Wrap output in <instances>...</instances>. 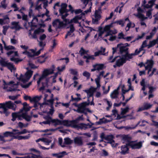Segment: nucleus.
Wrapping results in <instances>:
<instances>
[{"instance_id": "nucleus-14", "label": "nucleus", "mask_w": 158, "mask_h": 158, "mask_svg": "<svg viewBox=\"0 0 158 158\" xmlns=\"http://www.w3.org/2000/svg\"><path fill=\"white\" fill-rule=\"evenodd\" d=\"M48 118L51 120V123H55V125L56 126L59 125H63L64 126V124H64L65 123V120H60L58 119H52V118L49 116L48 117Z\"/></svg>"}, {"instance_id": "nucleus-29", "label": "nucleus", "mask_w": 158, "mask_h": 158, "mask_svg": "<svg viewBox=\"0 0 158 158\" xmlns=\"http://www.w3.org/2000/svg\"><path fill=\"white\" fill-rule=\"evenodd\" d=\"M64 144L66 145L71 144L73 143V140L68 137L64 139Z\"/></svg>"}, {"instance_id": "nucleus-30", "label": "nucleus", "mask_w": 158, "mask_h": 158, "mask_svg": "<svg viewBox=\"0 0 158 158\" xmlns=\"http://www.w3.org/2000/svg\"><path fill=\"white\" fill-rule=\"evenodd\" d=\"M41 97H40L36 96L32 98H31V99L30 100L31 102H38L40 99Z\"/></svg>"}, {"instance_id": "nucleus-1", "label": "nucleus", "mask_w": 158, "mask_h": 158, "mask_svg": "<svg viewBox=\"0 0 158 158\" xmlns=\"http://www.w3.org/2000/svg\"><path fill=\"white\" fill-rule=\"evenodd\" d=\"M16 105L11 101L6 102L5 103H0V108L3 110V113L6 115L8 114L7 110L8 109H11L14 110H16Z\"/></svg>"}, {"instance_id": "nucleus-31", "label": "nucleus", "mask_w": 158, "mask_h": 158, "mask_svg": "<svg viewBox=\"0 0 158 158\" xmlns=\"http://www.w3.org/2000/svg\"><path fill=\"white\" fill-rule=\"evenodd\" d=\"M23 119H25L26 121L29 122L31 120V116L27 115V113H24L23 115Z\"/></svg>"}, {"instance_id": "nucleus-49", "label": "nucleus", "mask_w": 158, "mask_h": 158, "mask_svg": "<svg viewBox=\"0 0 158 158\" xmlns=\"http://www.w3.org/2000/svg\"><path fill=\"white\" fill-rule=\"evenodd\" d=\"M83 76L86 77L87 79H89L90 78V74L89 72L85 71L83 73Z\"/></svg>"}, {"instance_id": "nucleus-11", "label": "nucleus", "mask_w": 158, "mask_h": 158, "mask_svg": "<svg viewBox=\"0 0 158 158\" xmlns=\"http://www.w3.org/2000/svg\"><path fill=\"white\" fill-rule=\"evenodd\" d=\"M156 0H151L148 2V3L146 4L147 2L146 0H144L143 2L142 5L144 8H152Z\"/></svg>"}, {"instance_id": "nucleus-51", "label": "nucleus", "mask_w": 158, "mask_h": 158, "mask_svg": "<svg viewBox=\"0 0 158 158\" xmlns=\"http://www.w3.org/2000/svg\"><path fill=\"white\" fill-rule=\"evenodd\" d=\"M34 31L35 33H36L37 34H39L40 33H43L44 32V29L39 28L35 30Z\"/></svg>"}, {"instance_id": "nucleus-45", "label": "nucleus", "mask_w": 158, "mask_h": 158, "mask_svg": "<svg viewBox=\"0 0 158 158\" xmlns=\"http://www.w3.org/2000/svg\"><path fill=\"white\" fill-rule=\"evenodd\" d=\"M87 125L84 123H81L79 125V127L78 128L80 129L85 128V129L87 128Z\"/></svg>"}, {"instance_id": "nucleus-36", "label": "nucleus", "mask_w": 158, "mask_h": 158, "mask_svg": "<svg viewBox=\"0 0 158 158\" xmlns=\"http://www.w3.org/2000/svg\"><path fill=\"white\" fill-rule=\"evenodd\" d=\"M10 60L11 61H14L15 64H18L19 62L22 61V59H20L19 58H15L13 56L10 58Z\"/></svg>"}, {"instance_id": "nucleus-60", "label": "nucleus", "mask_w": 158, "mask_h": 158, "mask_svg": "<svg viewBox=\"0 0 158 158\" xmlns=\"http://www.w3.org/2000/svg\"><path fill=\"white\" fill-rule=\"evenodd\" d=\"M53 45L51 46V49L49 50V51L51 52H52L53 51V49H54V48H55V47L56 46V41L55 40H53Z\"/></svg>"}, {"instance_id": "nucleus-4", "label": "nucleus", "mask_w": 158, "mask_h": 158, "mask_svg": "<svg viewBox=\"0 0 158 158\" xmlns=\"http://www.w3.org/2000/svg\"><path fill=\"white\" fill-rule=\"evenodd\" d=\"M27 71L25 74V77H23V76L22 74H21L19 77H17V79L19 81L23 82V83H25L28 81L31 77L33 73V71L31 70H29L28 68H26Z\"/></svg>"}, {"instance_id": "nucleus-8", "label": "nucleus", "mask_w": 158, "mask_h": 158, "mask_svg": "<svg viewBox=\"0 0 158 158\" xmlns=\"http://www.w3.org/2000/svg\"><path fill=\"white\" fill-rule=\"evenodd\" d=\"M23 114H24V113L20 112L19 111L18 112L13 113L12 114V118L11 120L14 122L16 120L17 118L19 120H22V118H23Z\"/></svg>"}, {"instance_id": "nucleus-25", "label": "nucleus", "mask_w": 158, "mask_h": 158, "mask_svg": "<svg viewBox=\"0 0 158 158\" xmlns=\"http://www.w3.org/2000/svg\"><path fill=\"white\" fill-rule=\"evenodd\" d=\"M119 88L118 87L117 89L114 90L110 94V97L111 98L114 99L117 98L118 94V89Z\"/></svg>"}, {"instance_id": "nucleus-46", "label": "nucleus", "mask_w": 158, "mask_h": 158, "mask_svg": "<svg viewBox=\"0 0 158 158\" xmlns=\"http://www.w3.org/2000/svg\"><path fill=\"white\" fill-rule=\"evenodd\" d=\"M67 153L65 151H63L61 152H60L58 153V158H62L64 155H67Z\"/></svg>"}, {"instance_id": "nucleus-57", "label": "nucleus", "mask_w": 158, "mask_h": 158, "mask_svg": "<svg viewBox=\"0 0 158 158\" xmlns=\"http://www.w3.org/2000/svg\"><path fill=\"white\" fill-rule=\"evenodd\" d=\"M4 48L5 49L8 50H11V49H15V48L14 47L11 46V45H9L7 46L6 45L4 47Z\"/></svg>"}, {"instance_id": "nucleus-13", "label": "nucleus", "mask_w": 158, "mask_h": 158, "mask_svg": "<svg viewBox=\"0 0 158 158\" xmlns=\"http://www.w3.org/2000/svg\"><path fill=\"white\" fill-rule=\"evenodd\" d=\"M11 24L12 26L10 27V28L12 29H15L16 31H19L20 29L23 28L19 24V22H12L11 23Z\"/></svg>"}, {"instance_id": "nucleus-41", "label": "nucleus", "mask_w": 158, "mask_h": 158, "mask_svg": "<svg viewBox=\"0 0 158 158\" xmlns=\"http://www.w3.org/2000/svg\"><path fill=\"white\" fill-rule=\"evenodd\" d=\"M69 71L70 72V73L74 75H77L78 72L76 69H70L69 70Z\"/></svg>"}, {"instance_id": "nucleus-62", "label": "nucleus", "mask_w": 158, "mask_h": 158, "mask_svg": "<svg viewBox=\"0 0 158 158\" xmlns=\"http://www.w3.org/2000/svg\"><path fill=\"white\" fill-rule=\"evenodd\" d=\"M29 66L31 69H35L37 68L38 67L36 66L34 64L32 63H29Z\"/></svg>"}, {"instance_id": "nucleus-40", "label": "nucleus", "mask_w": 158, "mask_h": 158, "mask_svg": "<svg viewBox=\"0 0 158 158\" xmlns=\"http://www.w3.org/2000/svg\"><path fill=\"white\" fill-rule=\"evenodd\" d=\"M136 16L138 18L141 19L142 20H143L145 19H147V18L146 17H145L142 14L140 13H138Z\"/></svg>"}, {"instance_id": "nucleus-24", "label": "nucleus", "mask_w": 158, "mask_h": 158, "mask_svg": "<svg viewBox=\"0 0 158 158\" xmlns=\"http://www.w3.org/2000/svg\"><path fill=\"white\" fill-rule=\"evenodd\" d=\"M82 18V15L81 14L79 15H77L75 16L73 19L71 20V22L72 23H78V20H80Z\"/></svg>"}, {"instance_id": "nucleus-7", "label": "nucleus", "mask_w": 158, "mask_h": 158, "mask_svg": "<svg viewBox=\"0 0 158 158\" xmlns=\"http://www.w3.org/2000/svg\"><path fill=\"white\" fill-rule=\"evenodd\" d=\"M77 119L72 120H65L64 126L68 127H71L73 128H78L79 125L77 124L78 123Z\"/></svg>"}, {"instance_id": "nucleus-61", "label": "nucleus", "mask_w": 158, "mask_h": 158, "mask_svg": "<svg viewBox=\"0 0 158 158\" xmlns=\"http://www.w3.org/2000/svg\"><path fill=\"white\" fill-rule=\"evenodd\" d=\"M71 100L72 101H76L77 102H78L79 101L81 100V98H80V97L73 98V95H72L71 96Z\"/></svg>"}, {"instance_id": "nucleus-58", "label": "nucleus", "mask_w": 158, "mask_h": 158, "mask_svg": "<svg viewBox=\"0 0 158 158\" xmlns=\"http://www.w3.org/2000/svg\"><path fill=\"white\" fill-rule=\"evenodd\" d=\"M139 122L134 127H130V126H126L125 127L126 129L127 130H128L129 129H135L139 125Z\"/></svg>"}, {"instance_id": "nucleus-44", "label": "nucleus", "mask_w": 158, "mask_h": 158, "mask_svg": "<svg viewBox=\"0 0 158 158\" xmlns=\"http://www.w3.org/2000/svg\"><path fill=\"white\" fill-rule=\"evenodd\" d=\"M58 23V25L57 27H56V29L61 28L64 27V26L66 25V24H64L63 22L60 21V20L59 22Z\"/></svg>"}, {"instance_id": "nucleus-33", "label": "nucleus", "mask_w": 158, "mask_h": 158, "mask_svg": "<svg viewBox=\"0 0 158 158\" xmlns=\"http://www.w3.org/2000/svg\"><path fill=\"white\" fill-rule=\"evenodd\" d=\"M88 52V50H85L83 47H81L79 51V53L80 54L81 56H82L85 54H87Z\"/></svg>"}, {"instance_id": "nucleus-9", "label": "nucleus", "mask_w": 158, "mask_h": 158, "mask_svg": "<svg viewBox=\"0 0 158 158\" xmlns=\"http://www.w3.org/2000/svg\"><path fill=\"white\" fill-rule=\"evenodd\" d=\"M96 88L94 87L93 86H91L89 89H85L84 91L87 94V97L89 99L90 97H93V95L94 93L95 92L96 90Z\"/></svg>"}, {"instance_id": "nucleus-42", "label": "nucleus", "mask_w": 158, "mask_h": 158, "mask_svg": "<svg viewBox=\"0 0 158 158\" xmlns=\"http://www.w3.org/2000/svg\"><path fill=\"white\" fill-rule=\"evenodd\" d=\"M101 50L98 51V52L100 55H106V53H105L106 48H103L102 47H101Z\"/></svg>"}, {"instance_id": "nucleus-35", "label": "nucleus", "mask_w": 158, "mask_h": 158, "mask_svg": "<svg viewBox=\"0 0 158 158\" xmlns=\"http://www.w3.org/2000/svg\"><path fill=\"white\" fill-rule=\"evenodd\" d=\"M38 19L37 18V16H34V17H33V19L32 20V21H31V27H36V25L35 24H34L33 21H35V22H38Z\"/></svg>"}, {"instance_id": "nucleus-20", "label": "nucleus", "mask_w": 158, "mask_h": 158, "mask_svg": "<svg viewBox=\"0 0 158 158\" xmlns=\"http://www.w3.org/2000/svg\"><path fill=\"white\" fill-rule=\"evenodd\" d=\"M9 18L7 15H6L3 19H0V24L2 25L7 24L9 22Z\"/></svg>"}, {"instance_id": "nucleus-50", "label": "nucleus", "mask_w": 158, "mask_h": 158, "mask_svg": "<svg viewBox=\"0 0 158 158\" xmlns=\"http://www.w3.org/2000/svg\"><path fill=\"white\" fill-rule=\"evenodd\" d=\"M116 63H117V65L118 66V67H120L122 66L124 64L123 63L120 59H118L116 61Z\"/></svg>"}, {"instance_id": "nucleus-34", "label": "nucleus", "mask_w": 158, "mask_h": 158, "mask_svg": "<svg viewBox=\"0 0 158 158\" xmlns=\"http://www.w3.org/2000/svg\"><path fill=\"white\" fill-rule=\"evenodd\" d=\"M31 109V107L29 106H26L25 107H23V108L20 109L19 111L20 112L22 113L24 111L27 112L29 111Z\"/></svg>"}, {"instance_id": "nucleus-38", "label": "nucleus", "mask_w": 158, "mask_h": 158, "mask_svg": "<svg viewBox=\"0 0 158 158\" xmlns=\"http://www.w3.org/2000/svg\"><path fill=\"white\" fill-rule=\"evenodd\" d=\"M118 48H117V47L115 48H112V50H113V52H112V55L110 56L109 58V60L110 61L113 58V55L116 52Z\"/></svg>"}, {"instance_id": "nucleus-17", "label": "nucleus", "mask_w": 158, "mask_h": 158, "mask_svg": "<svg viewBox=\"0 0 158 158\" xmlns=\"http://www.w3.org/2000/svg\"><path fill=\"white\" fill-rule=\"evenodd\" d=\"M82 137H77L74 138V143L79 146L83 145V142L82 141Z\"/></svg>"}, {"instance_id": "nucleus-18", "label": "nucleus", "mask_w": 158, "mask_h": 158, "mask_svg": "<svg viewBox=\"0 0 158 158\" xmlns=\"http://www.w3.org/2000/svg\"><path fill=\"white\" fill-rule=\"evenodd\" d=\"M128 146L129 145H128V144H126V145H122L121 146V151L120 152L121 154L125 155L128 153L129 148L128 147Z\"/></svg>"}, {"instance_id": "nucleus-54", "label": "nucleus", "mask_w": 158, "mask_h": 158, "mask_svg": "<svg viewBox=\"0 0 158 158\" xmlns=\"http://www.w3.org/2000/svg\"><path fill=\"white\" fill-rule=\"evenodd\" d=\"M114 23H117L118 24L121 25L122 27H123L124 25V23L122 20H118L114 22Z\"/></svg>"}, {"instance_id": "nucleus-21", "label": "nucleus", "mask_w": 158, "mask_h": 158, "mask_svg": "<svg viewBox=\"0 0 158 158\" xmlns=\"http://www.w3.org/2000/svg\"><path fill=\"white\" fill-rule=\"evenodd\" d=\"M101 18V15L98 13L95 12V18L92 19V22L94 23H97Z\"/></svg>"}, {"instance_id": "nucleus-48", "label": "nucleus", "mask_w": 158, "mask_h": 158, "mask_svg": "<svg viewBox=\"0 0 158 158\" xmlns=\"http://www.w3.org/2000/svg\"><path fill=\"white\" fill-rule=\"evenodd\" d=\"M49 116L47 117V118H48V119H47L46 121H43L42 122H40V124H41L42 123H43L44 124H50L51 122V120L50 118H49Z\"/></svg>"}, {"instance_id": "nucleus-27", "label": "nucleus", "mask_w": 158, "mask_h": 158, "mask_svg": "<svg viewBox=\"0 0 158 158\" xmlns=\"http://www.w3.org/2000/svg\"><path fill=\"white\" fill-rule=\"evenodd\" d=\"M83 58L84 59H86L85 62L87 63H88L89 62V60H93L95 59V58L94 57V56L93 55H84L83 56Z\"/></svg>"}, {"instance_id": "nucleus-55", "label": "nucleus", "mask_w": 158, "mask_h": 158, "mask_svg": "<svg viewBox=\"0 0 158 158\" xmlns=\"http://www.w3.org/2000/svg\"><path fill=\"white\" fill-rule=\"evenodd\" d=\"M53 94H52V96H51V99L48 100H47V102H49L50 103V104H53V102L54 101V99L53 98Z\"/></svg>"}, {"instance_id": "nucleus-53", "label": "nucleus", "mask_w": 158, "mask_h": 158, "mask_svg": "<svg viewBox=\"0 0 158 158\" xmlns=\"http://www.w3.org/2000/svg\"><path fill=\"white\" fill-rule=\"evenodd\" d=\"M9 27V26H3L2 27L3 28V29L2 32H3V34L4 35H6L7 31L8 30V29Z\"/></svg>"}, {"instance_id": "nucleus-43", "label": "nucleus", "mask_w": 158, "mask_h": 158, "mask_svg": "<svg viewBox=\"0 0 158 158\" xmlns=\"http://www.w3.org/2000/svg\"><path fill=\"white\" fill-rule=\"evenodd\" d=\"M152 105L147 103H144L143 105L145 110H147L150 109L152 107Z\"/></svg>"}, {"instance_id": "nucleus-32", "label": "nucleus", "mask_w": 158, "mask_h": 158, "mask_svg": "<svg viewBox=\"0 0 158 158\" xmlns=\"http://www.w3.org/2000/svg\"><path fill=\"white\" fill-rule=\"evenodd\" d=\"M157 43V40H153L152 41H150L148 45V48H150L155 45Z\"/></svg>"}, {"instance_id": "nucleus-56", "label": "nucleus", "mask_w": 158, "mask_h": 158, "mask_svg": "<svg viewBox=\"0 0 158 158\" xmlns=\"http://www.w3.org/2000/svg\"><path fill=\"white\" fill-rule=\"evenodd\" d=\"M59 22V19H57L54 20L52 23L53 26L54 27H55L56 26Z\"/></svg>"}, {"instance_id": "nucleus-63", "label": "nucleus", "mask_w": 158, "mask_h": 158, "mask_svg": "<svg viewBox=\"0 0 158 158\" xmlns=\"http://www.w3.org/2000/svg\"><path fill=\"white\" fill-rule=\"evenodd\" d=\"M123 140L128 141L131 139V137L127 135H124L123 136Z\"/></svg>"}, {"instance_id": "nucleus-22", "label": "nucleus", "mask_w": 158, "mask_h": 158, "mask_svg": "<svg viewBox=\"0 0 158 158\" xmlns=\"http://www.w3.org/2000/svg\"><path fill=\"white\" fill-rule=\"evenodd\" d=\"M13 132H16V134L22 135L26 134L27 133H30V132L26 129H23L21 131H19L18 130L14 129Z\"/></svg>"}, {"instance_id": "nucleus-39", "label": "nucleus", "mask_w": 158, "mask_h": 158, "mask_svg": "<svg viewBox=\"0 0 158 158\" xmlns=\"http://www.w3.org/2000/svg\"><path fill=\"white\" fill-rule=\"evenodd\" d=\"M121 114H122L124 115L127 112H128L129 110V108L128 107H127L126 108H122L121 109Z\"/></svg>"}, {"instance_id": "nucleus-47", "label": "nucleus", "mask_w": 158, "mask_h": 158, "mask_svg": "<svg viewBox=\"0 0 158 158\" xmlns=\"http://www.w3.org/2000/svg\"><path fill=\"white\" fill-rule=\"evenodd\" d=\"M5 0H3L1 2V5H0V8L2 7L4 9L6 8L7 6V4H6V3L5 2Z\"/></svg>"}, {"instance_id": "nucleus-12", "label": "nucleus", "mask_w": 158, "mask_h": 158, "mask_svg": "<svg viewBox=\"0 0 158 158\" xmlns=\"http://www.w3.org/2000/svg\"><path fill=\"white\" fill-rule=\"evenodd\" d=\"M16 134V132H10V131H6L4 132L3 134L4 136L0 135V140L1 141H4V137H8V136L12 137H13V136L14 135H15Z\"/></svg>"}, {"instance_id": "nucleus-16", "label": "nucleus", "mask_w": 158, "mask_h": 158, "mask_svg": "<svg viewBox=\"0 0 158 158\" xmlns=\"http://www.w3.org/2000/svg\"><path fill=\"white\" fill-rule=\"evenodd\" d=\"M114 138V137L112 135H108L105 136V139L109 141L108 143L111 144L112 147H115L116 146H114V144L115 142L114 141L113 139Z\"/></svg>"}, {"instance_id": "nucleus-23", "label": "nucleus", "mask_w": 158, "mask_h": 158, "mask_svg": "<svg viewBox=\"0 0 158 158\" xmlns=\"http://www.w3.org/2000/svg\"><path fill=\"white\" fill-rule=\"evenodd\" d=\"M93 67H95L96 70L99 71L104 68V65L103 64H96L93 65Z\"/></svg>"}, {"instance_id": "nucleus-52", "label": "nucleus", "mask_w": 158, "mask_h": 158, "mask_svg": "<svg viewBox=\"0 0 158 158\" xmlns=\"http://www.w3.org/2000/svg\"><path fill=\"white\" fill-rule=\"evenodd\" d=\"M107 32L106 34L105 35V37H106L109 35H112V34H114L115 33L114 32V31L113 30H110L107 31Z\"/></svg>"}, {"instance_id": "nucleus-10", "label": "nucleus", "mask_w": 158, "mask_h": 158, "mask_svg": "<svg viewBox=\"0 0 158 158\" xmlns=\"http://www.w3.org/2000/svg\"><path fill=\"white\" fill-rule=\"evenodd\" d=\"M128 145L131 146L132 149H139L142 146V143L141 141L136 143H133V141H130Z\"/></svg>"}, {"instance_id": "nucleus-37", "label": "nucleus", "mask_w": 158, "mask_h": 158, "mask_svg": "<svg viewBox=\"0 0 158 158\" xmlns=\"http://www.w3.org/2000/svg\"><path fill=\"white\" fill-rule=\"evenodd\" d=\"M146 64H148V66L152 68L154 64V61L152 60H148Z\"/></svg>"}, {"instance_id": "nucleus-2", "label": "nucleus", "mask_w": 158, "mask_h": 158, "mask_svg": "<svg viewBox=\"0 0 158 158\" xmlns=\"http://www.w3.org/2000/svg\"><path fill=\"white\" fill-rule=\"evenodd\" d=\"M55 69L54 65H52L51 68L44 69L41 76L39 78L37 82V85H39L40 84L41 81L43 79L46 78L48 76L53 74Z\"/></svg>"}, {"instance_id": "nucleus-15", "label": "nucleus", "mask_w": 158, "mask_h": 158, "mask_svg": "<svg viewBox=\"0 0 158 158\" xmlns=\"http://www.w3.org/2000/svg\"><path fill=\"white\" fill-rule=\"evenodd\" d=\"M59 11L62 19H64L69 15V14L68 13V9L60 8L59 10Z\"/></svg>"}, {"instance_id": "nucleus-59", "label": "nucleus", "mask_w": 158, "mask_h": 158, "mask_svg": "<svg viewBox=\"0 0 158 158\" xmlns=\"http://www.w3.org/2000/svg\"><path fill=\"white\" fill-rule=\"evenodd\" d=\"M41 140L44 142L46 143L48 145L51 142V140L47 138H42V139H41Z\"/></svg>"}, {"instance_id": "nucleus-64", "label": "nucleus", "mask_w": 158, "mask_h": 158, "mask_svg": "<svg viewBox=\"0 0 158 158\" xmlns=\"http://www.w3.org/2000/svg\"><path fill=\"white\" fill-rule=\"evenodd\" d=\"M153 17H154V24H156L157 22L158 23V15L156 14L154 15Z\"/></svg>"}, {"instance_id": "nucleus-3", "label": "nucleus", "mask_w": 158, "mask_h": 158, "mask_svg": "<svg viewBox=\"0 0 158 158\" xmlns=\"http://www.w3.org/2000/svg\"><path fill=\"white\" fill-rule=\"evenodd\" d=\"M88 102H83L79 104L78 106L76 111L79 113H84L87 114V112H91V110L88 108H86V106L89 105L90 102L89 99L87 100Z\"/></svg>"}, {"instance_id": "nucleus-26", "label": "nucleus", "mask_w": 158, "mask_h": 158, "mask_svg": "<svg viewBox=\"0 0 158 158\" xmlns=\"http://www.w3.org/2000/svg\"><path fill=\"white\" fill-rule=\"evenodd\" d=\"M109 122H110V121L103 117L102 118H100L99 121L96 122V123L97 125H101L103 123H106Z\"/></svg>"}, {"instance_id": "nucleus-5", "label": "nucleus", "mask_w": 158, "mask_h": 158, "mask_svg": "<svg viewBox=\"0 0 158 158\" xmlns=\"http://www.w3.org/2000/svg\"><path fill=\"white\" fill-rule=\"evenodd\" d=\"M1 58L0 60V65L3 67H7L11 72L12 70H15L16 69L15 67V65L10 62H8L5 61V59L0 57Z\"/></svg>"}, {"instance_id": "nucleus-6", "label": "nucleus", "mask_w": 158, "mask_h": 158, "mask_svg": "<svg viewBox=\"0 0 158 158\" xmlns=\"http://www.w3.org/2000/svg\"><path fill=\"white\" fill-rule=\"evenodd\" d=\"M130 44L128 43H126L123 44H117V48H119V52L121 54H122L123 53H125L128 51L129 48L127 47L129 46Z\"/></svg>"}, {"instance_id": "nucleus-19", "label": "nucleus", "mask_w": 158, "mask_h": 158, "mask_svg": "<svg viewBox=\"0 0 158 158\" xmlns=\"http://www.w3.org/2000/svg\"><path fill=\"white\" fill-rule=\"evenodd\" d=\"M118 57L120 58V60H121L124 64L126 63L127 59L126 58V57H125L124 56V55H122L121 56V57L120 56H117L114 57L113 59L111 60H110V62L111 63L114 62L115 61L117 58Z\"/></svg>"}, {"instance_id": "nucleus-28", "label": "nucleus", "mask_w": 158, "mask_h": 158, "mask_svg": "<svg viewBox=\"0 0 158 158\" xmlns=\"http://www.w3.org/2000/svg\"><path fill=\"white\" fill-rule=\"evenodd\" d=\"M134 56V54L133 53L130 54L129 53V52H126L125 54L124 55V56L126 57L127 59V60H130V59H131L133 58V56Z\"/></svg>"}]
</instances>
